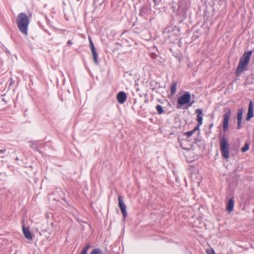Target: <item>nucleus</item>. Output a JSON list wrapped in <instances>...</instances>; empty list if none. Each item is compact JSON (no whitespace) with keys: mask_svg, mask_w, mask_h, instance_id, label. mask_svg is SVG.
<instances>
[{"mask_svg":"<svg viewBox=\"0 0 254 254\" xmlns=\"http://www.w3.org/2000/svg\"><path fill=\"white\" fill-rule=\"evenodd\" d=\"M29 19L25 13L21 12L17 15L16 23L19 31L25 36L28 35Z\"/></svg>","mask_w":254,"mask_h":254,"instance_id":"obj_1","label":"nucleus"},{"mask_svg":"<svg viewBox=\"0 0 254 254\" xmlns=\"http://www.w3.org/2000/svg\"><path fill=\"white\" fill-rule=\"evenodd\" d=\"M253 52V51L245 52L240 58L239 64L236 69V73L237 74L241 73L249 64L251 57Z\"/></svg>","mask_w":254,"mask_h":254,"instance_id":"obj_2","label":"nucleus"},{"mask_svg":"<svg viewBox=\"0 0 254 254\" xmlns=\"http://www.w3.org/2000/svg\"><path fill=\"white\" fill-rule=\"evenodd\" d=\"M190 98L191 95L190 93L186 92L178 99L177 108L181 109L183 106L187 104H188V107H191L194 102H190Z\"/></svg>","mask_w":254,"mask_h":254,"instance_id":"obj_3","label":"nucleus"},{"mask_svg":"<svg viewBox=\"0 0 254 254\" xmlns=\"http://www.w3.org/2000/svg\"><path fill=\"white\" fill-rule=\"evenodd\" d=\"M220 145L222 156L225 159H228L229 157V143L228 139L224 136L221 137L220 140Z\"/></svg>","mask_w":254,"mask_h":254,"instance_id":"obj_4","label":"nucleus"},{"mask_svg":"<svg viewBox=\"0 0 254 254\" xmlns=\"http://www.w3.org/2000/svg\"><path fill=\"white\" fill-rule=\"evenodd\" d=\"M231 111L228 107L224 109V115H223V128L224 131L228 130L229 127V120L231 115Z\"/></svg>","mask_w":254,"mask_h":254,"instance_id":"obj_5","label":"nucleus"},{"mask_svg":"<svg viewBox=\"0 0 254 254\" xmlns=\"http://www.w3.org/2000/svg\"><path fill=\"white\" fill-rule=\"evenodd\" d=\"M118 201H119V206L121 209V210L122 212L123 218L124 219H126L127 215V211L126 210V205L124 203L123 197L121 196H119L118 197Z\"/></svg>","mask_w":254,"mask_h":254,"instance_id":"obj_6","label":"nucleus"},{"mask_svg":"<svg viewBox=\"0 0 254 254\" xmlns=\"http://www.w3.org/2000/svg\"><path fill=\"white\" fill-rule=\"evenodd\" d=\"M150 10L151 8L149 6L144 5L140 8L139 15L145 17L150 13Z\"/></svg>","mask_w":254,"mask_h":254,"instance_id":"obj_7","label":"nucleus"},{"mask_svg":"<svg viewBox=\"0 0 254 254\" xmlns=\"http://www.w3.org/2000/svg\"><path fill=\"white\" fill-rule=\"evenodd\" d=\"M127 96L125 92L121 91L117 94V99L120 104H123L127 100Z\"/></svg>","mask_w":254,"mask_h":254,"instance_id":"obj_8","label":"nucleus"},{"mask_svg":"<svg viewBox=\"0 0 254 254\" xmlns=\"http://www.w3.org/2000/svg\"><path fill=\"white\" fill-rule=\"evenodd\" d=\"M254 113H253V103L252 101H250L249 108H248V112L247 114V117L246 118L247 121H249L251 118L254 117Z\"/></svg>","mask_w":254,"mask_h":254,"instance_id":"obj_9","label":"nucleus"},{"mask_svg":"<svg viewBox=\"0 0 254 254\" xmlns=\"http://www.w3.org/2000/svg\"><path fill=\"white\" fill-rule=\"evenodd\" d=\"M22 230L24 237L27 239L29 240H32L33 239L32 235L28 228H26L24 225H23Z\"/></svg>","mask_w":254,"mask_h":254,"instance_id":"obj_10","label":"nucleus"},{"mask_svg":"<svg viewBox=\"0 0 254 254\" xmlns=\"http://www.w3.org/2000/svg\"><path fill=\"white\" fill-rule=\"evenodd\" d=\"M195 113L197 114L196 120L198 122V124H199V125H201L203 120L202 111L201 109H197L196 110Z\"/></svg>","mask_w":254,"mask_h":254,"instance_id":"obj_11","label":"nucleus"},{"mask_svg":"<svg viewBox=\"0 0 254 254\" xmlns=\"http://www.w3.org/2000/svg\"><path fill=\"white\" fill-rule=\"evenodd\" d=\"M234 206V200L233 198H230L227 205V210L229 213L233 211Z\"/></svg>","mask_w":254,"mask_h":254,"instance_id":"obj_12","label":"nucleus"},{"mask_svg":"<svg viewBox=\"0 0 254 254\" xmlns=\"http://www.w3.org/2000/svg\"><path fill=\"white\" fill-rule=\"evenodd\" d=\"M243 110L242 108H240L238 110L237 113V121H242L243 118Z\"/></svg>","mask_w":254,"mask_h":254,"instance_id":"obj_13","label":"nucleus"},{"mask_svg":"<svg viewBox=\"0 0 254 254\" xmlns=\"http://www.w3.org/2000/svg\"><path fill=\"white\" fill-rule=\"evenodd\" d=\"M177 82H174L173 84L171 86V95H174L176 92V89H177Z\"/></svg>","mask_w":254,"mask_h":254,"instance_id":"obj_14","label":"nucleus"},{"mask_svg":"<svg viewBox=\"0 0 254 254\" xmlns=\"http://www.w3.org/2000/svg\"><path fill=\"white\" fill-rule=\"evenodd\" d=\"M92 54L93 61H94L95 64L96 65H97L98 64V54H97L96 51L92 52Z\"/></svg>","mask_w":254,"mask_h":254,"instance_id":"obj_15","label":"nucleus"},{"mask_svg":"<svg viewBox=\"0 0 254 254\" xmlns=\"http://www.w3.org/2000/svg\"><path fill=\"white\" fill-rule=\"evenodd\" d=\"M30 146L31 148L33 149L34 150L36 151L38 150V144L36 142H30Z\"/></svg>","mask_w":254,"mask_h":254,"instance_id":"obj_16","label":"nucleus"},{"mask_svg":"<svg viewBox=\"0 0 254 254\" xmlns=\"http://www.w3.org/2000/svg\"><path fill=\"white\" fill-rule=\"evenodd\" d=\"M90 247V245L89 244H87L85 247H84L80 254H87V251L88 249Z\"/></svg>","mask_w":254,"mask_h":254,"instance_id":"obj_17","label":"nucleus"},{"mask_svg":"<svg viewBox=\"0 0 254 254\" xmlns=\"http://www.w3.org/2000/svg\"><path fill=\"white\" fill-rule=\"evenodd\" d=\"M156 109L158 114H161L164 112L163 108L160 105H157L156 106Z\"/></svg>","mask_w":254,"mask_h":254,"instance_id":"obj_18","label":"nucleus"},{"mask_svg":"<svg viewBox=\"0 0 254 254\" xmlns=\"http://www.w3.org/2000/svg\"><path fill=\"white\" fill-rule=\"evenodd\" d=\"M90 254H102V251L99 248L93 249Z\"/></svg>","mask_w":254,"mask_h":254,"instance_id":"obj_19","label":"nucleus"},{"mask_svg":"<svg viewBox=\"0 0 254 254\" xmlns=\"http://www.w3.org/2000/svg\"><path fill=\"white\" fill-rule=\"evenodd\" d=\"M89 44L91 48V52L96 51L93 41L90 38H89Z\"/></svg>","mask_w":254,"mask_h":254,"instance_id":"obj_20","label":"nucleus"},{"mask_svg":"<svg viewBox=\"0 0 254 254\" xmlns=\"http://www.w3.org/2000/svg\"><path fill=\"white\" fill-rule=\"evenodd\" d=\"M249 149V144L248 143H245L244 147L241 148L242 152H245Z\"/></svg>","mask_w":254,"mask_h":254,"instance_id":"obj_21","label":"nucleus"},{"mask_svg":"<svg viewBox=\"0 0 254 254\" xmlns=\"http://www.w3.org/2000/svg\"><path fill=\"white\" fill-rule=\"evenodd\" d=\"M206 253L207 254H216L213 249H207L206 250Z\"/></svg>","mask_w":254,"mask_h":254,"instance_id":"obj_22","label":"nucleus"},{"mask_svg":"<svg viewBox=\"0 0 254 254\" xmlns=\"http://www.w3.org/2000/svg\"><path fill=\"white\" fill-rule=\"evenodd\" d=\"M193 133H194V132L192 130H190V131L186 132L185 134L187 136V137H190L192 135V134Z\"/></svg>","mask_w":254,"mask_h":254,"instance_id":"obj_23","label":"nucleus"},{"mask_svg":"<svg viewBox=\"0 0 254 254\" xmlns=\"http://www.w3.org/2000/svg\"><path fill=\"white\" fill-rule=\"evenodd\" d=\"M200 125H199V124H197L196 127H195L194 129L192 130L193 132H194L195 131L199 130V127Z\"/></svg>","mask_w":254,"mask_h":254,"instance_id":"obj_24","label":"nucleus"},{"mask_svg":"<svg viewBox=\"0 0 254 254\" xmlns=\"http://www.w3.org/2000/svg\"><path fill=\"white\" fill-rule=\"evenodd\" d=\"M241 123H242L241 121H238V123H237V128L238 129H240V128Z\"/></svg>","mask_w":254,"mask_h":254,"instance_id":"obj_25","label":"nucleus"},{"mask_svg":"<svg viewBox=\"0 0 254 254\" xmlns=\"http://www.w3.org/2000/svg\"><path fill=\"white\" fill-rule=\"evenodd\" d=\"M5 151H6V149H0V153H4Z\"/></svg>","mask_w":254,"mask_h":254,"instance_id":"obj_26","label":"nucleus"},{"mask_svg":"<svg viewBox=\"0 0 254 254\" xmlns=\"http://www.w3.org/2000/svg\"><path fill=\"white\" fill-rule=\"evenodd\" d=\"M72 44L71 42L70 41H68L67 42V44L68 45H71Z\"/></svg>","mask_w":254,"mask_h":254,"instance_id":"obj_27","label":"nucleus"},{"mask_svg":"<svg viewBox=\"0 0 254 254\" xmlns=\"http://www.w3.org/2000/svg\"><path fill=\"white\" fill-rule=\"evenodd\" d=\"M212 127H213V124H211V125L209 126V128H211Z\"/></svg>","mask_w":254,"mask_h":254,"instance_id":"obj_28","label":"nucleus"},{"mask_svg":"<svg viewBox=\"0 0 254 254\" xmlns=\"http://www.w3.org/2000/svg\"><path fill=\"white\" fill-rule=\"evenodd\" d=\"M227 254H230L229 253H228Z\"/></svg>","mask_w":254,"mask_h":254,"instance_id":"obj_29","label":"nucleus"}]
</instances>
